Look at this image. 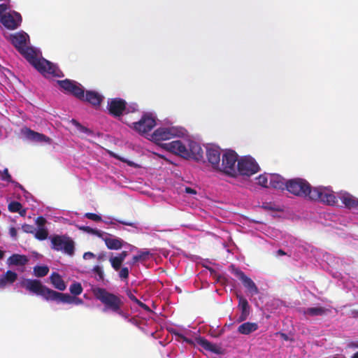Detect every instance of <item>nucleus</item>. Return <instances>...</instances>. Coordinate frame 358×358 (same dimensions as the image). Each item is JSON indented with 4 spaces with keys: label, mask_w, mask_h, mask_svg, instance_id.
Returning <instances> with one entry per match:
<instances>
[{
    "label": "nucleus",
    "mask_w": 358,
    "mask_h": 358,
    "mask_svg": "<svg viewBox=\"0 0 358 358\" xmlns=\"http://www.w3.org/2000/svg\"><path fill=\"white\" fill-rule=\"evenodd\" d=\"M136 304H138V306H140L141 308H143L145 311L151 312V309L150 308V307L148 306H147L145 303L141 302V301H139V302H138Z\"/></svg>",
    "instance_id": "nucleus-45"
},
{
    "label": "nucleus",
    "mask_w": 358,
    "mask_h": 358,
    "mask_svg": "<svg viewBox=\"0 0 358 358\" xmlns=\"http://www.w3.org/2000/svg\"><path fill=\"white\" fill-rule=\"evenodd\" d=\"M4 256V252L0 250V259H1Z\"/></svg>",
    "instance_id": "nucleus-59"
},
{
    "label": "nucleus",
    "mask_w": 358,
    "mask_h": 358,
    "mask_svg": "<svg viewBox=\"0 0 358 358\" xmlns=\"http://www.w3.org/2000/svg\"><path fill=\"white\" fill-rule=\"evenodd\" d=\"M22 204L18 201H11L8 206V210L11 213H17L22 208Z\"/></svg>",
    "instance_id": "nucleus-36"
},
{
    "label": "nucleus",
    "mask_w": 358,
    "mask_h": 358,
    "mask_svg": "<svg viewBox=\"0 0 358 358\" xmlns=\"http://www.w3.org/2000/svg\"><path fill=\"white\" fill-rule=\"evenodd\" d=\"M177 135L176 129L173 127H160L156 129L152 137L155 141H166Z\"/></svg>",
    "instance_id": "nucleus-14"
},
{
    "label": "nucleus",
    "mask_w": 358,
    "mask_h": 358,
    "mask_svg": "<svg viewBox=\"0 0 358 358\" xmlns=\"http://www.w3.org/2000/svg\"><path fill=\"white\" fill-rule=\"evenodd\" d=\"M17 279V274L12 271H7L0 277V288H4L7 284H13Z\"/></svg>",
    "instance_id": "nucleus-21"
},
{
    "label": "nucleus",
    "mask_w": 358,
    "mask_h": 358,
    "mask_svg": "<svg viewBox=\"0 0 358 358\" xmlns=\"http://www.w3.org/2000/svg\"><path fill=\"white\" fill-rule=\"evenodd\" d=\"M189 147V157L188 158H192L196 161H200L203 159V150L199 143L191 142Z\"/></svg>",
    "instance_id": "nucleus-18"
},
{
    "label": "nucleus",
    "mask_w": 358,
    "mask_h": 358,
    "mask_svg": "<svg viewBox=\"0 0 358 358\" xmlns=\"http://www.w3.org/2000/svg\"><path fill=\"white\" fill-rule=\"evenodd\" d=\"M92 271L98 275L96 280L103 281L104 280V273L102 267L100 266H95L92 268Z\"/></svg>",
    "instance_id": "nucleus-37"
},
{
    "label": "nucleus",
    "mask_w": 358,
    "mask_h": 358,
    "mask_svg": "<svg viewBox=\"0 0 358 358\" xmlns=\"http://www.w3.org/2000/svg\"><path fill=\"white\" fill-rule=\"evenodd\" d=\"M120 223H122L124 225H127V226H132L133 225V224L130 223V222H120Z\"/></svg>",
    "instance_id": "nucleus-58"
},
{
    "label": "nucleus",
    "mask_w": 358,
    "mask_h": 358,
    "mask_svg": "<svg viewBox=\"0 0 358 358\" xmlns=\"http://www.w3.org/2000/svg\"><path fill=\"white\" fill-rule=\"evenodd\" d=\"M186 192L190 193V194H196V191L191 187H186L185 189Z\"/></svg>",
    "instance_id": "nucleus-52"
},
{
    "label": "nucleus",
    "mask_w": 358,
    "mask_h": 358,
    "mask_svg": "<svg viewBox=\"0 0 358 358\" xmlns=\"http://www.w3.org/2000/svg\"><path fill=\"white\" fill-rule=\"evenodd\" d=\"M106 247L109 250L121 249L124 245V241L119 238H103Z\"/></svg>",
    "instance_id": "nucleus-25"
},
{
    "label": "nucleus",
    "mask_w": 358,
    "mask_h": 358,
    "mask_svg": "<svg viewBox=\"0 0 358 358\" xmlns=\"http://www.w3.org/2000/svg\"><path fill=\"white\" fill-rule=\"evenodd\" d=\"M180 337H181V338L183 339V341H186V342H187V343H192V341H191V340H189V339H188V338H185V336H182V335H180Z\"/></svg>",
    "instance_id": "nucleus-55"
},
{
    "label": "nucleus",
    "mask_w": 358,
    "mask_h": 358,
    "mask_svg": "<svg viewBox=\"0 0 358 358\" xmlns=\"http://www.w3.org/2000/svg\"><path fill=\"white\" fill-rule=\"evenodd\" d=\"M109 261L111 264V266L113 268L115 271H117L121 268V266L123 263V261L121 259H120L117 256L110 257Z\"/></svg>",
    "instance_id": "nucleus-32"
},
{
    "label": "nucleus",
    "mask_w": 358,
    "mask_h": 358,
    "mask_svg": "<svg viewBox=\"0 0 358 358\" xmlns=\"http://www.w3.org/2000/svg\"><path fill=\"white\" fill-rule=\"evenodd\" d=\"M256 180L257 183L259 185L266 188L269 187V182H268L269 178H268V176L265 174L260 175L256 178Z\"/></svg>",
    "instance_id": "nucleus-33"
},
{
    "label": "nucleus",
    "mask_w": 358,
    "mask_h": 358,
    "mask_svg": "<svg viewBox=\"0 0 358 358\" xmlns=\"http://www.w3.org/2000/svg\"><path fill=\"white\" fill-rule=\"evenodd\" d=\"M48 232L44 228H40L35 233V238L40 241L45 240L48 238Z\"/></svg>",
    "instance_id": "nucleus-35"
},
{
    "label": "nucleus",
    "mask_w": 358,
    "mask_h": 358,
    "mask_svg": "<svg viewBox=\"0 0 358 358\" xmlns=\"http://www.w3.org/2000/svg\"><path fill=\"white\" fill-rule=\"evenodd\" d=\"M85 217L95 222H99L102 220V218L100 215L93 213H85Z\"/></svg>",
    "instance_id": "nucleus-38"
},
{
    "label": "nucleus",
    "mask_w": 358,
    "mask_h": 358,
    "mask_svg": "<svg viewBox=\"0 0 358 358\" xmlns=\"http://www.w3.org/2000/svg\"><path fill=\"white\" fill-rule=\"evenodd\" d=\"M1 179L3 180H6V181H7L8 182H12V183L14 182V181L12 180L11 176L8 173V169H5L3 170L2 176H1Z\"/></svg>",
    "instance_id": "nucleus-39"
},
{
    "label": "nucleus",
    "mask_w": 358,
    "mask_h": 358,
    "mask_svg": "<svg viewBox=\"0 0 358 358\" xmlns=\"http://www.w3.org/2000/svg\"><path fill=\"white\" fill-rule=\"evenodd\" d=\"M134 130L139 134H147L156 125L155 118L150 113L144 114L138 121L132 123Z\"/></svg>",
    "instance_id": "nucleus-10"
},
{
    "label": "nucleus",
    "mask_w": 358,
    "mask_h": 358,
    "mask_svg": "<svg viewBox=\"0 0 358 358\" xmlns=\"http://www.w3.org/2000/svg\"><path fill=\"white\" fill-rule=\"evenodd\" d=\"M8 6L6 3L0 4V14H2L3 13L6 12Z\"/></svg>",
    "instance_id": "nucleus-49"
},
{
    "label": "nucleus",
    "mask_w": 358,
    "mask_h": 358,
    "mask_svg": "<svg viewBox=\"0 0 358 358\" xmlns=\"http://www.w3.org/2000/svg\"><path fill=\"white\" fill-rule=\"evenodd\" d=\"M29 35L20 31L11 34L10 41L17 51L42 75L59 77L57 67L43 57H38L35 49L27 45Z\"/></svg>",
    "instance_id": "nucleus-2"
},
{
    "label": "nucleus",
    "mask_w": 358,
    "mask_h": 358,
    "mask_svg": "<svg viewBox=\"0 0 358 358\" xmlns=\"http://www.w3.org/2000/svg\"><path fill=\"white\" fill-rule=\"evenodd\" d=\"M49 272V268L47 266H36L34 268V273L36 277L42 278L45 276Z\"/></svg>",
    "instance_id": "nucleus-30"
},
{
    "label": "nucleus",
    "mask_w": 358,
    "mask_h": 358,
    "mask_svg": "<svg viewBox=\"0 0 358 358\" xmlns=\"http://www.w3.org/2000/svg\"><path fill=\"white\" fill-rule=\"evenodd\" d=\"M119 275L122 279H127L129 277V269L127 267H123L120 269Z\"/></svg>",
    "instance_id": "nucleus-41"
},
{
    "label": "nucleus",
    "mask_w": 358,
    "mask_h": 358,
    "mask_svg": "<svg viewBox=\"0 0 358 358\" xmlns=\"http://www.w3.org/2000/svg\"><path fill=\"white\" fill-rule=\"evenodd\" d=\"M108 110L110 115L115 117H120L124 113L134 112V107H127V102L120 98L111 99L108 101Z\"/></svg>",
    "instance_id": "nucleus-8"
},
{
    "label": "nucleus",
    "mask_w": 358,
    "mask_h": 358,
    "mask_svg": "<svg viewBox=\"0 0 358 358\" xmlns=\"http://www.w3.org/2000/svg\"><path fill=\"white\" fill-rule=\"evenodd\" d=\"M22 229L24 232L27 234H33L35 231V227L33 225L24 224L22 226Z\"/></svg>",
    "instance_id": "nucleus-40"
},
{
    "label": "nucleus",
    "mask_w": 358,
    "mask_h": 358,
    "mask_svg": "<svg viewBox=\"0 0 358 358\" xmlns=\"http://www.w3.org/2000/svg\"><path fill=\"white\" fill-rule=\"evenodd\" d=\"M351 358H358V351L355 352Z\"/></svg>",
    "instance_id": "nucleus-60"
},
{
    "label": "nucleus",
    "mask_w": 358,
    "mask_h": 358,
    "mask_svg": "<svg viewBox=\"0 0 358 358\" xmlns=\"http://www.w3.org/2000/svg\"><path fill=\"white\" fill-rule=\"evenodd\" d=\"M285 189L291 194L309 200L319 201L328 206H336L338 199L329 187H312L305 179L296 178L286 181Z\"/></svg>",
    "instance_id": "nucleus-1"
},
{
    "label": "nucleus",
    "mask_w": 358,
    "mask_h": 358,
    "mask_svg": "<svg viewBox=\"0 0 358 358\" xmlns=\"http://www.w3.org/2000/svg\"><path fill=\"white\" fill-rule=\"evenodd\" d=\"M138 261H140V260L138 259V255H135V256L133 257V258H132V264H136Z\"/></svg>",
    "instance_id": "nucleus-53"
},
{
    "label": "nucleus",
    "mask_w": 358,
    "mask_h": 358,
    "mask_svg": "<svg viewBox=\"0 0 358 358\" xmlns=\"http://www.w3.org/2000/svg\"><path fill=\"white\" fill-rule=\"evenodd\" d=\"M27 136L29 139L36 142H45L50 143L51 139L43 134L36 132L31 129H27Z\"/></svg>",
    "instance_id": "nucleus-27"
},
{
    "label": "nucleus",
    "mask_w": 358,
    "mask_h": 358,
    "mask_svg": "<svg viewBox=\"0 0 358 358\" xmlns=\"http://www.w3.org/2000/svg\"><path fill=\"white\" fill-rule=\"evenodd\" d=\"M127 295L129 298L130 300H131L133 302L137 303L139 302V300L132 294V292L130 290H128L127 292Z\"/></svg>",
    "instance_id": "nucleus-44"
},
{
    "label": "nucleus",
    "mask_w": 358,
    "mask_h": 358,
    "mask_svg": "<svg viewBox=\"0 0 358 358\" xmlns=\"http://www.w3.org/2000/svg\"><path fill=\"white\" fill-rule=\"evenodd\" d=\"M232 273L242 282L251 296L257 295L259 291L254 281L247 276L243 271L231 265Z\"/></svg>",
    "instance_id": "nucleus-11"
},
{
    "label": "nucleus",
    "mask_w": 358,
    "mask_h": 358,
    "mask_svg": "<svg viewBox=\"0 0 358 358\" xmlns=\"http://www.w3.org/2000/svg\"><path fill=\"white\" fill-rule=\"evenodd\" d=\"M69 291L71 294L78 296L83 292V289L80 282H74L70 285Z\"/></svg>",
    "instance_id": "nucleus-31"
},
{
    "label": "nucleus",
    "mask_w": 358,
    "mask_h": 358,
    "mask_svg": "<svg viewBox=\"0 0 358 358\" xmlns=\"http://www.w3.org/2000/svg\"><path fill=\"white\" fill-rule=\"evenodd\" d=\"M57 83L64 93L71 94L80 100H84L85 90L81 84L70 79L57 80Z\"/></svg>",
    "instance_id": "nucleus-6"
},
{
    "label": "nucleus",
    "mask_w": 358,
    "mask_h": 358,
    "mask_svg": "<svg viewBox=\"0 0 358 358\" xmlns=\"http://www.w3.org/2000/svg\"><path fill=\"white\" fill-rule=\"evenodd\" d=\"M29 262L28 257L24 255L13 254L8 259V263L14 266H24Z\"/></svg>",
    "instance_id": "nucleus-23"
},
{
    "label": "nucleus",
    "mask_w": 358,
    "mask_h": 358,
    "mask_svg": "<svg viewBox=\"0 0 358 358\" xmlns=\"http://www.w3.org/2000/svg\"><path fill=\"white\" fill-rule=\"evenodd\" d=\"M51 248L56 251H63L69 256L75 252L74 241L67 236L55 235L51 238Z\"/></svg>",
    "instance_id": "nucleus-5"
},
{
    "label": "nucleus",
    "mask_w": 358,
    "mask_h": 358,
    "mask_svg": "<svg viewBox=\"0 0 358 358\" xmlns=\"http://www.w3.org/2000/svg\"><path fill=\"white\" fill-rule=\"evenodd\" d=\"M258 328L257 323L248 322L243 323L238 327V332L243 335H248L257 331Z\"/></svg>",
    "instance_id": "nucleus-24"
},
{
    "label": "nucleus",
    "mask_w": 358,
    "mask_h": 358,
    "mask_svg": "<svg viewBox=\"0 0 358 358\" xmlns=\"http://www.w3.org/2000/svg\"><path fill=\"white\" fill-rule=\"evenodd\" d=\"M259 170V166L252 157H244L238 161L237 171L241 175L250 176Z\"/></svg>",
    "instance_id": "nucleus-9"
},
{
    "label": "nucleus",
    "mask_w": 358,
    "mask_h": 358,
    "mask_svg": "<svg viewBox=\"0 0 358 358\" xmlns=\"http://www.w3.org/2000/svg\"><path fill=\"white\" fill-rule=\"evenodd\" d=\"M103 259V255H99V257H98V259H99V260H101V259Z\"/></svg>",
    "instance_id": "nucleus-61"
},
{
    "label": "nucleus",
    "mask_w": 358,
    "mask_h": 358,
    "mask_svg": "<svg viewBox=\"0 0 358 358\" xmlns=\"http://www.w3.org/2000/svg\"><path fill=\"white\" fill-rule=\"evenodd\" d=\"M206 156L208 162L215 170H219L220 167V152L215 148H208L206 150Z\"/></svg>",
    "instance_id": "nucleus-15"
},
{
    "label": "nucleus",
    "mask_w": 358,
    "mask_h": 358,
    "mask_svg": "<svg viewBox=\"0 0 358 358\" xmlns=\"http://www.w3.org/2000/svg\"><path fill=\"white\" fill-rule=\"evenodd\" d=\"M238 161V155L233 150L226 152L222 158L220 171L224 172L227 175L234 176L236 173V163Z\"/></svg>",
    "instance_id": "nucleus-7"
},
{
    "label": "nucleus",
    "mask_w": 358,
    "mask_h": 358,
    "mask_svg": "<svg viewBox=\"0 0 358 358\" xmlns=\"http://www.w3.org/2000/svg\"><path fill=\"white\" fill-rule=\"evenodd\" d=\"M128 256L127 251H122L121 253H120L117 257L121 259L123 262L124 261L125 258Z\"/></svg>",
    "instance_id": "nucleus-48"
},
{
    "label": "nucleus",
    "mask_w": 358,
    "mask_h": 358,
    "mask_svg": "<svg viewBox=\"0 0 358 358\" xmlns=\"http://www.w3.org/2000/svg\"><path fill=\"white\" fill-rule=\"evenodd\" d=\"M21 216H25L27 210L22 207L21 210L17 212Z\"/></svg>",
    "instance_id": "nucleus-51"
},
{
    "label": "nucleus",
    "mask_w": 358,
    "mask_h": 358,
    "mask_svg": "<svg viewBox=\"0 0 358 358\" xmlns=\"http://www.w3.org/2000/svg\"><path fill=\"white\" fill-rule=\"evenodd\" d=\"M162 148L166 150L172 152L175 155H179L183 158L188 159L189 153L188 149L182 143L181 141H173L171 142L164 143L162 144Z\"/></svg>",
    "instance_id": "nucleus-12"
},
{
    "label": "nucleus",
    "mask_w": 358,
    "mask_h": 358,
    "mask_svg": "<svg viewBox=\"0 0 358 358\" xmlns=\"http://www.w3.org/2000/svg\"><path fill=\"white\" fill-rule=\"evenodd\" d=\"M277 253L279 255H285V252L281 250V249H279L277 252Z\"/></svg>",
    "instance_id": "nucleus-56"
},
{
    "label": "nucleus",
    "mask_w": 358,
    "mask_h": 358,
    "mask_svg": "<svg viewBox=\"0 0 358 358\" xmlns=\"http://www.w3.org/2000/svg\"><path fill=\"white\" fill-rule=\"evenodd\" d=\"M262 207L265 209L274 210L271 203H264L263 204Z\"/></svg>",
    "instance_id": "nucleus-50"
},
{
    "label": "nucleus",
    "mask_w": 358,
    "mask_h": 358,
    "mask_svg": "<svg viewBox=\"0 0 358 358\" xmlns=\"http://www.w3.org/2000/svg\"><path fill=\"white\" fill-rule=\"evenodd\" d=\"M238 299V308L241 310V315L237 319L238 322L245 321L250 315V306L245 298L242 296H237Z\"/></svg>",
    "instance_id": "nucleus-16"
},
{
    "label": "nucleus",
    "mask_w": 358,
    "mask_h": 358,
    "mask_svg": "<svg viewBox=\"0 0 358 358\" xmlns=\"http://www.w3.org/2000/svg\"><path fill=\"white\" fill-rule=\"evenodd\" d=\"M78 228L84 232L96 235L99 238H102L103 235L104 234L103 231L96 229H92L88 226H78Z\"/></svg>",
    "instance_id": "nucleus-29"
},
{
    "label": "nucleus",
    "mask_w": 358,
    "mask_h": 358,
    "mask_svg": "<svg viewBox=\"0 0 358 358\" xmlns=\"http://www.w3.org/2000/svg\"><path fill=\"white\" fill-rule=\"evenodd\" d=\"M103 100V96L95 91H87L85 94V98L83 101H85L94 106H100L101 101Z\"/></svg>",
    "instance_id": "nucleus-19"
},
{
    "label": "nucleus",
    "mask_w": 358,
    "mask_h": 358,
    "mask_svg": "<svg viewBox=\"0 0 358 358\" xmlns=\"http://www.w3.org/2000/svg\"><path fill=\"white\" fill-rule=\"evenodd\" d=\"M95 257V255L91 252H86L83 254V258L85 259H92Z\"/></svg>",
    "instance_id": "nucleus-46"
},
{
    "label": "nucleus",
    "mask_w": 358,
    "mask_h": 358,
    "mask_svg": "<svg viewBox=\"0 0 358 358\" xmlns=\"http://www.w3.org/2000/svg\"><path fill=\"white\" fill-rule=\"evenodd\" d=\"M338 198L346 208L358 210V199L352 194L348 192H343L339 194Z\"/></svg>",
    "instance_id": "nucleus-17"
},
{
    "label": "nucleus",
    "mask_w": 358,
    "mask_h": 358,
    "mask_svg": "<svg viewBox=\"0 0 358 358\" xmlns=\"http://www.w3.org/2000/svg\"><path fill=\"white\" fill-rule=\"evenodd\" d=\"M286 181L278 174H273L269 176V187L278 189H285Z\"/></svg>",
    "instance_id": "nucleus-20"
},
{
    "label": "nucleus",
    "mask_w": 358,
    "mask_h": 358,
    "mask_svg": "<svg viewBox=\"0 0 358 358\" xmlns=\"http://www.w3.org/2000/svg\"><path fill=\"white\" fill-rule=\"evenodd\" d=\"M50 280L55 288L59 291H64L66 289V284L62 276L58 273L53 272L50 276Z\"/></svg>",
    "instance_id": "nucleus-26"
},
{
    "label": "nucleus",
    "mask_w": 358,
    "mask_h": 358,
    "mask_svg": "<svg viewBox=\"0 0 358 358\" xmlns=\"http://www.w3.org/2000/svg\"><path fill=\"white\" fill-rule=\"evenodd\" d=\"M15 185V187H19L20 189H22V191H25L24 188L23 187L22 185H21L20 183L17 182H13Z\"/></svg>",
    "instance_id": "nucleus-54"
},
{
    "label": "nucleus",
    "mask_w": 358,
    "mask_h": 358,
    "mask_svg": "<svg viewBox=\"0 0 358 358\" xmlns=\"http://www.w3.org/2000/svg\"><path fill=\"white\" fill-rule=\"evenodd\" d=\"M0 22L7 29L13 30L20 25L22 16L15 11L7 13L1 15Z\"/></svg>",
    "instance_id": "nucleus-13"
},
{
    "label": "nucleus",
    "mask_w": 358,
    "mask_h": 358,
    "mask_svg": "<svg viewBox=\"0 0 358 358\" xmlns=\"http://www.w3.org/2000/svg\"><path fill=\"white\" fill-rule=\"evenodd\" d=\"M9 234H10V236H12L14 238H16L17 229L15 227H10L9 229Z\"/></svg>",
    "instance_id": "nucleus-47"
},
{
    "label": "nucleus",
    "mask_w": 358,
    "mask_h": 358,
    "mask_svg": "<svg viewBox=\"0 0 358 358\" xmlns=\"http://www.w3.org/2000/svg\"><path fill=\"white\" fill-rule=\"evenodd\" d=\"M198 343L206 350L220 355L222 353L221 348L213 344L204 338H199Z\"/></svg>",
    "instance_id": "nucleus-22"
},
{
    "label": "nucleus",
    "mask_w": 358,
    "mask_h": 358,
    "mask_svg": "<svg viewBox=\"0 0 358 358\" xmlns=\"http://www.w3.org/2000/svg\"><path fill=\"white\" fill-rule=\"evenodd\" d=\"M46 222V220L42 217H38L36 220V223L39 227H43Z\"/></svg>",
    "instance_id": "nucleus-43"
},
{
    "label": "nucleus",
    "mask_w": 358,
    "mask_h": 358,
    "mask_svg": "<svg viewBox=\"0 0 358 358\" xmlns=\"http://www.w3.org/2000/svg\"><path fill=\"white\" fill-rule=\"evenodd\" d=\"M21 286L27 290L43 296L47 301H53L57 303H75L80 305L83 303V299L71 296L66 293L58 292L43 285L41 282L36 279H25L21 282Z\"/></svg>",
    "instance_id": "nucleus-3"
},
{
    "label": "nucleus",
    "mask_w": 358,
    "mask_h": 358,
    "mask_svg": "<svg viewBox=\"0 0 358 358\" xmlns=\"http://www.w3.org/2000/svg\"><path fill=\"white\" fill-rule=\"evenodd\" d=\"M92 293L95 298L104 305V310H110L120 315H123L122 307L124 303L119 296L101 287L92 288Z\"/></svg>",
    "instance_id": "nucleus-4"
},
{
    "label": "nucleus",
    "mask_w": 358,
    "mask_h": 358,
    "mask_svg": "<svg viewBox=\"0 0 358 358\" xmlns=\"http://www.w3.org/2000/svg\"><path fill=\"white\" fill-rule=\"evenodd\" d=\"M327 310L324 307H313L308 308L304 310V314L310 316L323 315L327 313Z\"/></svg>",
    "instance_id": "nucleus-28"
},
{
    "label": "nucleus",
    "mask_w": 358,
    "mask_h": 358,
    "mask_svg": "<svg viewBox=\"0 0 358 358\" xmlns=\"http://www.w3.org/2000/svg\"><path fill=\"white\" fill-rule=\"evenodd\" d=\"M150 255L149 251H141L138 255V259L140 261H145L148 259V257Z\"/></svg>",
    "instance_id": "nucleus-42"
},
{
    "label": "nucleus",
    "mask_w": 358,
    "mask_h": 358,
    "mask_svg": "<svg viewBox=\"0 0 358 358\" xmlns=\"http://www.w3.org/2000/svg\"><path fill=\"white\" fill-rule=\"evenodd\" d=\"M111 155H112L113 157H114L115 158H116V159H118L121 160L122 162H125V160H124V159H122V158L119 157L117 155H115V154H112Z\"/></svg>",
    "instance_id": "nucleus-57"
},
{
    "label": "nucleus",
    "mask_w": 358,
    "mask_h": 358,
    "mask_svg": "<svg viewBox=\"0 0 358 358\" xmlns=\"http://www.w3.org/2000/svg\"><path fill=\"white\" fill-rule=\"evenodd\" d=\"M71 122L73 123V125H75L76 127V128L80 131V132H83V133H85L86 134H88V135H91V134H93V131L87 128L85 126H83L80 123H79L77 120L73 119L71 120Z\"/></svg>",
    "instance_id": "nucleus-34"
}]
</instances>
